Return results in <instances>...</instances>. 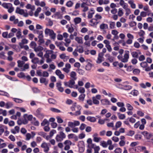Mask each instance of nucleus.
<instances>
[{
	"label": "nucleus",
	"instance_id": "f257e3e1",
	"mask_svg": "<svg viewBox=\"0 0 153 153\" xmlns=\"http://www.w3.org/2000/svg\"><path fill=\"white\" fill-rule=\"evenodd\" d=\"M129 52L128 51H124L123 55H119L117 56L118 59L122 62H126L128 61L129 58Z\"/></svg>",
	"mask_w": 153,
	"mask_h": 153
},
{
	"label": "nucleus",
	"instance_id": "f03ea898",
	"mask_svg": "<svg viewBox=\"0 0 153 153\" xmlns=\"http://www.w3.org/2000/svg\"><path fill=\"white\" fill-rule=\"evenodd\" d=\"M45 33L46 35L50 36L52 39H54L56 38V34L52 29L47 28L45 30Z\"/></svg>",
	"mask_w": 153,
	"mask_h": 153
},
{
	"label": "nucleus",
	"instance_id": "7ed1b4c3",
	"mask_svg": "<svg viewBox=\"0 0 153 153\" xmlns=\"http://www.w3.org/2000/svg\"><path fill=\"white\" fill-rule=\"evenodd\" d=\"M102 18V17L100 15L96 14L95 16V18L92 19L90 21L91 25L93 26L97 25L99 23L98 20L101 19Z\"/></svg>",
	"mask_w": 153,
	"mask_h": 153
},
{
	"label": "nucleus",
	"instance_id": "20e7f679",
	"mask_svg": "<svg viewBox=\"0 0 153 153\" xmlns=\"http://www.w3.org/2000/svg\"><path fill=\"white\" fill-rule=\"evenodd\" d=\"M66 137V135L62 131H60L56 137V140L57 142H61Z\"/></svg>",
	"mask_w": 153,
	"mask_h": 153
},
{
	"label": "nucleus",
	"instance_id": "39448f33",
	"mask_svg": "<svg viewBox=\"0 0 153 153\" xmlns=\"http://www.w3.org/2000/svg\"><path fill=\"white\" fill-rule=\"evenodd\" d=\"M108 25L106 23H102L100 24L99 26V28L100 30L103 31V33H106V30L108 29Z\"/></svg>",
	"mask_w": 153,
	"mask_h": 153
},
{
	"label": "nucleus",
	"instance_id": "423d86ee",
	"mask_svg": "<svg viewBox=\"0 0 153 153\" xmlns=\"http://www.w3.org/2000/svg\"><path fill=\"white\" fill-rule=\"evenodd\" d=\"M41 147L43 149V151L45 153L48 152L49 150V145L47 143L44 142L41 145Z\"/></svg>",
	"mask_w": 153,
	"mask_h": 153
},
{
	"label": "nucleus",
	"instance_id": "0eeeda50",
	"mask_svg": "<svg viewBox=\"0 0 153 153\" xmlns=\"http://www.w3.org/2000/svg\"><path fill=\"white\" fill-rule=\"evenodd\" d=\"M127 36L128 39L126 41V43L127 44H131L133 42V40L134 39V36L133 35L130 33H128Z\"/></svg>",
	"mask_w": 153,
	"mask_h": 153
},
{
	"label": "nucleus",
	"instance_id": "6e6552de",
	"mask_svg": "<svg viewBox=\"0 0 153 153\" xmlns=\"http://www.w3.org/2000/svg\"><path fill=\"white\" fill-rule=\"evenodd\" d=\"M64 149L65 150H68L70 148V146L72 144V142L69 140H67L64 142Z\"/></svg>",
	"mask_w": 153,
	"mask_h": 153
},
{
	"label": "nucleus",
	"instance_id": "1a4fd4ad",
	"mask_svg": "<svg viewBox=\"0 0 153 153\" xmlns=\"http://www.w3.org/2000/svg\"><path fill=\"white\" fill-rule=\"evenodd\" d=\"M80 124L79 121L76 120H75L73 122H69L68 123V126L71 128H73L74 127L78 126Z\"/></svg>",
	"mask_w": 153,
	"mask_h": 153
},
{
	"label": "nucleus",
	"instance_id": "9d476101",
	"mask_svg": "<svg viewBox=\"0 0 153 153\" xmlns=\"http://www.w3.org/2000/svg\"><path fill=\"white\" fill-rule=\"evenodd\" d=\"M98 134L97 133H94L92 136L93 138V140L96 142L98 143L101 140V138L98 137Z\"/></svg>",
	"mask_w": 153,
	"mask_h": 153
},
{
	"label": "nucleus",
	"instance_id": "9b49d317",
	"mask_svg": "<svg viewBox=\"0 0 153 153\" xmlns=\"http://www.w3.org/2000/svg\"><path fill=\"white\" fill-rule=\"evenodd\" d=\"M71 68L70 64L69 63H66L65 65V67L63 68L62 70L65 73H68L70 72Z\"/></svg>",
	"mask_w": 153,
	"mask_h": 153
},
{
	"label": "nucleus",
	"instance_id": "f8f14e48",
	"mask_svg": "<svg viewBox=\"0 0 153 153\" xmlns=\"http://www.w3.org/2000/svg\"><path fill=\"white\" fill-rule=\"evenodd\" d=\"M55 73L60 79H64L65 77L64 75L62 73L61 71L60 70L58 69L56 70V71Z\"/></svg>",
	"mask_w": 153,
	"mask_h": 153
},
{
	"label": "nucleus",
	"instance_id": "ddd939ff",
	"mask_svg": "<svg viewBox=\"0 0 153 153\" xmlns=\"http://www.w3.org/2000/svg\"><path fill=\"white\" fill-rule=\"evenodd\" d=\"M34 1L35 4L37 6L44 7L46 5L44 1L40 2L39 0H34Z\"/></svg>",
	"mask_w": 153,
	"mask_h": 153
},
{
	"label": "nucleus",
	"instance_id": "4468645a",
	"mask_svg": "<svg viewBox=\"0 0 153 153\" xmlns=\"http://www.w3.org/2000/svg\"><path fill=\"white\" fill-rule=\"evenodd\" d=\"M74 106L76 107L77 109V111H76L74 113V115L75 116H78L80 115L81 114L80 110L81 108V106L79 105H74Z\"/></svg>",
	"mask_w": 153,
	"mask_h": 153
},
{
	"label": "nucleus",
	"instance_id": "2eb2a0df",
	"mask_svg": "<svg viewBox=\"0 0 153 153\" xmlns=\"http://www.w3.org/2000/svg\"><path fill=\"white\" fill-rule=\"evenodd\" d=\"M103 55L104 54H102V53H99V54L98 57L96 61V62L97 63L100 64L102 62Z\"/></svg>",
	"mask_w": 153,
	"mask_h": 153
},
{
	"label": "nucleus",
	"instance_id": "dca6fc26",
	"mask_svg": "<svg viewBox=\"0 0 153 153\" xmlns=\"http://www.w3.org/2000/svg\"><path fill=\"white\" fill-rule=\"evenodd\" d=\"M122 87L120 88L121 89L126 90H128L131 89L132 87L131 86L128 85H121Z\"/></svg>",
	"mask_w": 153,
	"mask_h": 153
},
{
	"label": "nucleus",
	"instance_id": "f3484780",
	"mask_svg": "<svg viewBox=\"0 0 153 153\" xmlns=\"http://www.w3.org/2000/svg\"><path fill=\"white\" fill-rule=\"evenodd\" d=\"M95 10L93 8H91L88 12V19H91L93 17V15L94 13Z\"/></svg>",
	"mask_w": 153,
	"mask_h": 153
},
{
	"label": "nucleus",
	"instance_id": "a211bd4d",
	"mask_svg": "<svg viewBox=\"0 0 153 153\" xmlns=\"http://www.w3.org/2000/svg\"><path fill=\"white\" fill-rule=\"evenodd\" d=\"M10 131L11 132L14 134L18 133L19 131V127L18 126H16L14 129H11Z\"/></svg>",
	"mask_w": 153,
	"mask_h": 153
},
{
	"label": "nucleus",
	"instance_id": "6ab92c4d",
	"mask_svg": "<svg viewBox=\"0 0 153 153\" xmlns=\"http://www.w3.org/2000/svg\"><path fill=\"white\" fill-rule=\"evenodd\" d=\"M100 101L101 104L103 105H109L110 103L109 101L106 99H102Z\"/></svg>",
	"mask_w": 153,
	"mask_h": 153
},
{
	"label": "nucleus",
	"instance_id": "aec40b11",
	"mask_svg": "<svg viewBox=\"0 0 153 153\" xmlns=\"http://www.w3.org/2000/svg\"><path fill=\"white\" fill-rule=\"evenodd\" d=\"M75 88L77 89L78 91L81 93H84L85 91V89L84 88L79 87L77 85H75Z\"/></svg>",
	"mask_w": 153,
	"mask_h": 153
},
{
	"label": "nucleus",
	"instance_id": "412c9836",
	"mask_svg": "<svg viewBox=\"0 0 153 153\" xmlns=\"http://www.w3.org/2000/svg\"><path fill=\"white\" fill-rule=\"evenodd\" d=\"M75 40L79 44H82L83 43L82 37H76L75 38Z\"/></svg>",
	"mask_w": 153,
	"mask_h": 153
},
{
	"label": "nucleus",
	"instance_id": "4be33fe9",
	"mask_svg": "<svg viewBox=\"0 0 153 153\" xmlns=\"http://www.w3.org/2000/svg\"><path fill=\"white\" fill-rule=\"evenodd\" d=\"M75 80L71 79L68 82V87L70 88H74L75 85H74L75 84L74 81Z\"/></svg>",
	"mask_w": 153,
	"mask_h": 153
},
{
	"label": "nucleus",
	"instance_id": "5701e85b",
	"mask_svg": "<svg viewBox=\"0 0 153 153\" xmlns=\"http://www.w3.org/2000/svg\"><path fill=\"white\" fill-rule=\"evenodd\" d=\"M87 4L85 3H82L81 5V7L83 8L82 11L83 12H85L87 11L88 10V7L87 6Z\"/></svg>",
	"mask_w": 153,
	"mask_h": 153
},
{
	"label": "nucleus",
	"instance_id": "b1692460",
	"mask_svg": "<svg viewBox=\"0 0 153 153\" xmlns=\"http://www.w3.org/2000/svg\"><path fill=\"white\" fill-rule=\"evenodd\" d=\"M70 76L71 79L76 80L77 79L76 74L74 71H71L70 74Z\"/></svg>",
	"mask_w": 153,
	"mask_h": 153
},
{
	"label": "nucleus",
	"instance_id": "393cba45",
	"mask_svg": "<svg viewBox=\"0 0 153 153\" xmlns=\"http://www.w3.org/2000/svg\"><path fill=\"white\" fill-rule=\"evenodd\" d=\"M53 53V51L52 50H48L45 53L44 55V56L46 58H50V55Z\"/></svg>",
	"mask_w": 153,
	"mask_h": 153
},
{
	"label": "nucleus",
	"instance_id": "a878e982",
	"mask_svg": "<svg viewBox=\"0 0 153 153\" xmlns=\"http://www.w3.org/2000/svg\"><path fill=\"white\" fill-rule=\"evenodd\" d=\"M111 33L112 34L114 35V38L115 39H118V37L117 35L118 34L119 32L115 30H111Z\"/></svg>",
	"mask_w": 153,
	"mask_h": 153
},
{
	"label": "nucleus",
	"instance_id": "bb28decb",
	"mask_svg": "<svg viewBox=\"0 0 153 153\" xmlns=\"http://www.w3.org/2000/svg\"><path fill=\"white\" fill-rule=\"evenodd\" d=\"M87 120L91 122H94L96 120L95 117L91 116H88L86 117Z\"/></svg>",
	"mask_w": 153,
	"mask_h": 153
},
{
	"label": "nucleus",
	"instance_id": "cd10ccee",
	"mask_svg": "<svg viewBox=\"0 0 153 153\" xmlns=\"http://www.w3.org/2000/svg\"><path fill=\"white\" fill-rule=\"evenodd\" d=\"M92 140L90 138H88L87 140V142L88 145V146H91L92 148H93L94 146V145L92 143Z\"/></svg>",
	"mask_w": 153,
	"mask_h": 153
},
{
	"label": "nucleus",
	"instance_id": "c85d7f7f",
	"mask_svg": "<svg viewBox=\"0 0 153 153\" xmlns=\"http://www.w3.org/2000/svg\"><path fill=\"white\" fill-rule=\"evenodd\" d=\"M40 82L41 83H44L45 85H46L48 83V80L45 78L42 77L40 79Z\"/></svg>",
	"mask_w": 153,
	"mask_h": 153
},
{
	"label": "nucleus",
	"instance_id": "c756f323",
	"mask_svg": "<svg viewBox=\"0 0 153 153\" xmlns=\"http://www.w3.org/2000/svg\"><path fill=\"white\" fill-rule=\"evenodd\" d=\"M119 4L123 8L128 6L127 4L125 3L123 0H120Z\"/></svg>",
	"mask_w": 153,
	"mask_h": 153
},
{
	"label": "nucleus",
	"instance_id": "7c9ffc66",
	"mask_svg": "<svg viewBox=\"0 0 153 153\" xmlns=\"http://www.w3.org/2000/svg\"><path fill=\"white\" fill-rule=\"evenodd\" d=\"M16 36L18 39H20L22 38V33L20 29H18V30L16 34Z\"/></svg>",
	"mask_w": 153,
	"mask_h": 153
},
{
	"label": "nucleus",
	"instance_id": "2f4dec72",
	"mask_svg": "<svg viewBox=\"0 0 153 153\" xmlns=\"http://www.w3.org/2000/svg\"><path fill=\"white\" fill-rule=\"evenodd\" d=\"M24 10L20 9L19 7H17L16 10V12L21 15H23L24 13Z\"/></svg>",
	"mask_w": 153,
	"mask_h": 153
},
{
	"label": "nucleus",
	"instance_id": "473e14b6",
	"mask_svg": "<svg viewBox=\"0 0 153 153\" xmlns=\"http://www.w3.org/2000/svg\"><path fill=\"white\" fill-rule=\"evenodd\" d=\"M122 124V122L121 121H119L117 122L116 123L115 125V128H113V129L114 130L117 129L118 128H120Z\"/></svg>",
	"mask_w": 153,
	"mask_h": 153
},
{
	"label": "nucleus",
	"instance_id": "72a5a7b5",
	"mask_svg": "<svg viewBox=\"0 0 153 153\" xmlns=\"http://www.w3.org/2000/svg\"><path fill=\"white\" fill-rule=\"evenodd\" d=\"M65 43L64 44V45L66 47H68L69 46V44L71 42V40L69 38H65Z\"/></svg>",
	"mask_w": 153,
	"mask_h": 153
},
{
	"label": "nucleus",
	"instance_id": "f704fd0d",
	"mask_svg": "<svg viewBox=\"0 0 153 153\" xmlns=\"http://www.w3.org/2000/svg\"><path fill=\"white\" fill-rule=\"evenodd\" d=\"M17 62L18 63V66L20 68V69L22 68L25 63L23 61L20 60H18L17 61Z\"/></svg>",
	"mask_w": 153,
	"mask_h": 153
},
{
	"label": "nucleus",
	"instance_id": "c9c22d12",
	"mask_svg": "<svg viewBox=\"0 0 153 153\" xmlns=\"http://www.w3.org/2000/svg\"><path fill=\"white\" fill-rule=\"evenodd\" d=\"M11 4L10 3H4L2 4L1 5L4 8L8 9V8H9L10 7V6H11Z\"/></svg>",
	"mask_w": 153,
	"mask_h": 153
},
{
	"label": "nucleus",
	"instance_id": "e433bc0d",
	"mask_svg": "<svg viewBox=\"0 0 153 153\" xmlns=\"http://www.w3.org/2000/svg\"><path fill=\"white\" fill-rule=\"evenodd\" d=\"M81 19L79 17H76L74 19V21L76 24L79 23L81 21Z\"/></svg>",
	"mask_w": 153,
	"mask_h": 153
},
{
	"label": "nucleus",
	"instance_id": "4c0bfd02",
	"mask_svg": "<svg viewBox=\"0 0 153 153\" xmlns=\"http://www.w3.org/2000/svg\"><path fill=\"white\" fill-rule=\"evenodd\" d=\"M85 96V95L84 94H80L78 98L79 101L81 102H83L84 100Z\"/></svg>",
	"mask_w": 153,
	"mask_h": 153
},
{
	"label": "nucleus",
	"instance_id": "58836bf2",
	"mask_svg": "<svg viewBox=\"0 0 153 153\" xmlns=\"http://www.w3.org/2000/svg\"><path fill=\"white\" fill-rule=\"evenodd\" d=\"M128 3L130 5L131 7L133 9L136 7V5L134 3V1L133 0H129L128 1Z\"/></svg>",
	"mask_w": 153,
	"mask_h": 153
},
{
	"label": "nucleus",
	"instance_id": "ea45409f",
	"mask_svg": "<svg viewBox=\"0 0 153 153\" xmlns=\"http://www.w3.org/2000/svg\"><path fill=\"white\" fill-rule=\"evenodd\" d=\"M42 9L41 7H38L34 13V15L35 17H37L38 16L39 14L41 11Z\"/></svg>",
	"mask_w": 153,
	"mask_h": 153
},
{
	"label": "nucleus",
	"instance_id": "a19ab883",
	"mask_svg": "<svg viewBox=\"0 0 153 153\" xmlns=\"http://www.w3.org/2000/svg\"><path fill=\"white\" fill-rule=\"evenodd\" d=\"M32 123L35 126H38L39 124V122L36 120V118L35 117L33 118Z\"/></svg>",
	"mask_w": 153,
	"mask_h": 153
},
{
	"label": "nucleus",
	"instance_id": "79ce46f5",
	"mask_svg": "<svg viewBox=\"0 0 153 153\" xmlns=\"http://www.w3.org/2000/svg\"><path fill=\"white\" fill-rule=\"evenodd\" d=\"M130 94L134 96H136L139 94V92L137 90H134L131 91Z\"/></svg>",
	"mask_w": 153,
	"mask_h": 153
},
{
	"label": "nucleus",
	"instance_id": "37998d69",
	"mask_svg": "<svg viewBox=\"0 0 153 153\" xmlns=\"http://www.w3.org/2000/svg\"><path fill=\"white\" fill-rule=\"evenodd\" d=\"M49 125V122L46 119H45L41 123L42 126H44L46 125L48 126Z\"/></svg>",
	"mask_w": 153,
	"mask_h": 153
},
{
	"label": "nucleus",
	"instance_id": "c03bdc74",
	"mask_svg": "<svg viewBox=\"0 0 153 153\" xmlns=\"http://www.w3.org/2000/svg\"><path fill=\"white\" fill-rule=\"evenodd\" d=\"M26 7L27 9H30L32 10H34L35 9V6H32L30 4H28L26 6Z\"/></svg>",
	"mask_w": 153,
	"mask_h": 153
},
{
	"label": "nucleus",
	"instance_id": "a18cd8bd",
	"mask_svg": "<svg viewBox=\"0 0 153 153\" xmlns=\"http://www.w3.org/2000/svg\"><path fill=\"white\" fill-rule=\"evenodd\" d=\"M24 118L27 119L28 120H31L33 118L32 116L31 115H28L27 114H25L24 115Z\"/></svg>",
	"mask_w": 153,
	"mask_h": 153
},
{
	"label": "nucleus",
	"instance_id": "49530a36",
	"mask_svg": "<svg viewBox=\"0 0 153 153\" xmlns=\"http://www.w3.org/2000/svg\"><path fill=\"white\" fill-rule=\"evenodd\" d=\"M92 100L93 103L95 105H98L99 104V101L96 99L94 97H92Z\"/></svg>",
	"mask_w": 153,
	"mask_h": 153
},
{
	"label": "nucleus",
	"instance_id": "de8ad7c7",
	"mask_svg": "<svg viewBox=\"0 0 153 153\" xmlns=\"http://www.w3.org/2000/svg\"><path fill=\"white\" fill-rule=\"evenodd\" d=\"M126 10V15L128 16L131 13L130 9L128 7V6L124 8Z\"/></svg>",
	"mask_w": 153,
	"mask_h": 153
},
{
	"label": "nucleus",
	"instance_id": "09e8293b",
	"mask_svg": "<svg viewBox=\"0 0 153 153\" xmlns=\"http://www.w3.org/2000/svg\"><path fill=\"white\" fill-rule=\"evenodd\" d=\"M29 68V65L28 64H25L22 68L20 69V71H24L26 69H27Z\"/></svg>",
	"mask_w": 153,
	"mask_h": 153
},
{
	"label": "nucleus",
	"instance_id": "8fccbe9b",
	"mask_svg": "<svg viewBox=\"0 0 153 153\" xmlns=\"http://www.w3.org/2000/svg\"><path fill=\"white\" fill-rule=\"evenodd\" d=\"M31 62L34 64H37L39 63V60L38 58L35 57L31 60Z\"/></svg>",
	"mask_w": 153,
	"mask_h": 153
},
{
	"label": "nucleus",
	"instance_id": "3c124183",
	"mask_svg": "<svg viewBox=\"0 0 153 153\" xmlns=\"http://www.w3.org/2000/svg\"><path fill=\"white\" fill-rule=\"evenodd\" d=\"M92 65L91 64L88 63L86 65L85 67V69L88 71L90 70L91 68Z\"/></svg>",
	"mask_w": 153,
	"mask_h": 153
},
{
	"label": "nucleus",
	"instance_id": "603ef678",
	"mask_svg": "<svg viewBox=\"0 0 153 153\" xmlns=\"http://www.w3.org/2000/svg\"><path fill=\"white\" fill-rule=\"evenodd\" d=\"M124 14V13L123 11V10L121 8H120L118 10V15L119 16H122Z\"/></svg>",
	"mask_w": 153,
	"mask_h": 153
},
{
	"label": "nucleus",
	"instance_id": "864d4df0",
	"mask_svg": "<svg viewBox=\"0 0 153 153\" xmlns=\"http://www.w3.org/2000/svg\"><path fill=\"white\" fill-rule=\"evenodd\" d=\"M117 114L119 119L120 120L124 119L126 118V116L124 114H120V113H118Z\"/></svg>",
	"mask_w": 153,
	"mask_h": 153
},
{
	"label": "nucleus",
	"instance_id": "5fc2aeb1",
	"mask_svg": "<svg viewBox=\"0 0 153 153\" xmlns=\"http://www.w3.org/2000/svg\"><path fill=\"white\" fill-rule=\"evenodd\" d=\"M43 50V48L40 46H39L34 49V51L36 52H39L42 51Z\"/></svg>",
	"mask_w": 153,
	"mask_h": 153
},
{
	"label": "nucleus",
	"instance_id": "6e6d98bb",
	"mask_svg": "<svg viewBox=\"0 0 153 153\" xmlns=\"http://www.w3.org/2000/svg\"><path fill=\"white\" fill-rule=\"evenodd\" d=\"M83 114L86 115H92L93 114L92 112L89 110H84L83 111Z\"/></svg>",
	"mask_w": 153,
	"mask_h": 153
},
{
	"label": "nucleus",
	"instance_id": "4d7b16f0",
	"mask_svg": "<svg viewBox=\"0 0 153 153\" xmlns=\"http://www.w3.org/2000/svg\"><path fill=\"white\" fill-rule=\"evenodd\" d=\"M115 23L114 22H111L110 23V28L111 29H114L115 27Z\"/></svg>",
	"mask_w": 153,
	"mask_h": 153
},
{
	"label": "nucleus",
	"instance_id": "13d9d810",
	"mask_svg": "<svg viewBox=\"0 0 153 153\" xmlns=\"http://www.w3.org/2000/svg\"><path fill=\"white\" fill-rule=\"evenodd\" d=\"M30 46L32 48H36V43L33 41H32L30 45Z\"/></svg>",
	"mask_w": 153,
	"mask_h": 153
},
{
	"label": "nucleus",
	"instance_id": "bf43d9fd",
	"mask_svg": "<svg viewBox=\"0 0 153 153\" xmlns=\"http://www.w3.org/2000/svg\"><path fill=\"white\" fill-rule=\"evenodd\" d=\"M141 134L147 138L148 139L149 138V134L147 131H144L142 132Z\"/></svg>",
	"mask_w": 153,
	"mask_h": 153
},
{
	"label": "nucleus",
	"instance_id": "052dcab7",
	"mask_svg": "<svg viewBox=\"0 0 153 153\" xmlns=\"http://www.w3.org/2000/svg\"><path fill=\"white\" fill-rule=\"evenodd\" d=\"M2 114L4 116H6L7 115L6 111L0 109V114Z\"/></svg>",
	"mask_w": 153,
	"mask_h": 153
},
{
	"label": "nucleus",
	"instance_id": "680f3d73",
	"mask_svg": "<svg viewBox=\"0 0 153 153\" xmlns=\"http://www.w3.org/2000/svg\"><path fill=\"white\" fill-rule=\"evenodd\" d=\"M126 106L127 107V109L128 110L132 111L133 109V108L132 107V106L129 103H127L126 104Z\"/></svg>",
	"mask_w": 153,
	"mask_h": 153
},
{
	"label": "nucleus",
	"instance_id": "e2e57ef3",
	"mask_svg": "<svg viewBox=\"0 0 153 153\" xmlns=\"http://www.w3.org/2000/svg\"><path fill=\"white\" fill-rule=\"evenodd\" d=\"M100 145L103 147H106L107 146L106 142L104 141H102L100 142Z\"/></svg>",
	"mask_w": 153,
	"mask_h": 153
},
{
	"label": "nucleus",
	"instance_id": "0e129e2a",
	"mask_svg": "<svg viewBox=\"0 0 153 153\" xmlns=\"http://www.w3.org/2000/svg\"><path fill=\"white\" fill-rule=\"evenodd\" d=\"M50 110L53 112L57 113H60L61 112V111L60 110L55 108H50Z\"/></svg>",
	"mask_w": 153,
	"mask_h": 153
},
{
	"label": "nucleus",
	"instance_id": "69168bd1",
	"mask_svg": "<svg viewBox=\"0 0 153 153\" xmlns=\"http://www.w3.org/2000/svg\"><path fill=\"white\" fill-rule=\"evenodd\" d=\"M56 118L57 120V122L58 123H62L63 122V120L60 117L57 116L56 117Z\"/></svg>",
	"mask_w": 153,
	"mask_h": 153
},
{
	"label": "nucleus",
	"instance_id": "338daca9",
	"mask_svg": "<svg viewBox=\"0 0 153 153\" xmlns=\"http://www.w3.org/2000/svg\"><path fill=\"white\" fill-rule=\"evenodd\" d=\"M49 75V73L47 71H44L42 72V76L44 77H48Z\"/></svg>",
	"mask_w": 153,
	"mask_h": 153
},
{
	"label": "nucleus",
	"instance_id": "774afa93",
	"mask_svg": "<svg viewBox=\"0 0 153 153\" xmlns=\"http://www.w3.org/2000/svg\"><path fill=\"white\" fill-rule=\"evenodd\" d=\"M115 153H121L122 149L120 148H117L114 151Z\"/></svg>",
	"mask_w": 153,
	"mask_h": 153
}]
</instances>
